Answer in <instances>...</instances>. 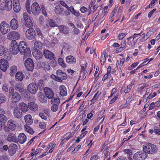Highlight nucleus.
Here are the masks:
<instances>
[{"instance_id": "5fc2aeb1", "label": "nucleus", "mask_w": 160, "mask_h": 160, "mask_svg": "<svg viewBox=\"0 0 160 160\" xmlns=\"http://www.w3.org/2000/svg\"><path fill=\"white\" fill-rule=\"evenodd\" d=\"M41 9L42 10V13L45 16H47V14L44 8V7L43 5H41Z\"/></svg>"}, {"instance_id": "de8ad7c7", "label": "nucleus", "mask_w": 160, "mask_h": 160, "mask_svg": "<svg viewBox=\"0 0 160 160\" xmlns=\"http://www.w3.org/2000/svg\"><path fill=\"white\" fill-rule=\"evenodd\" d=\"M106 60V56L104 54L102 53L101 58V63L102 65L104 64Z\"/></svg>"}, {"instance_id": "c03bdc74", "label": "nucleus", "mask_w": 160, "mask_h": 160, "mask_svg": "<svg viewBox=\"0 0 160 160\" xmlns=\"http://www.w3.org/2000/svg\"><path fill=\"white\" fill-rule=\"evenodd\" d=\"M126 41H124V42H122L121 43V47L118 48V50L119 52H120L123 50L125 48L126 46Z\"/></svg>"}, {"instance_id": "9b49d317", "label": "nucleus", "mask_w": 160, "mask_h": 160, "mask_svg": "<svg viewBox=\"0 0 160 160\" xmlns=\"http://www.w3.org/2000/svg\"><path fill=\"white\" fill-rule=\"evenodd\" d=\"M38 88L37 85L33 82L29 84L28 87V90L32 94H35L37 93Z\"/></svg>"}, {"instance_id": "f8f14e48", "label": "nucleus", "mask_w": 160, "mask_h": 160, "mask_svg": "<svg viewBox=\"0 0 160 160\" xmlns=\"http://www.w3.org/2000/svg\"><path fill=\"white\" fill-rule=\"evenodd\" d=\"M9 25L4 22H2L0 25V30L2 33L5 34L10 31Z\"/></svg>"}, {"instance_id": "cd10ccee", "label": "nucleus", "mask_w": 160, "mask_h": 160, "mask_svg": "<svg viewBox=\"0 0 160 160\" xmlns=\"http://www.w3.org/2000/svg\"><path fill=\"white\" fill-rule=\"evenodd\" d=\"M18 147L16 144L11 143L9 146L8 150L9 152H12L14 153L16 151Z\"/></svg>"}, {"instance_id": "a19ab883", "label": "nucleus", "mask_w": 160, "mask_h": 160, "mask_svg": "<svg viewBox=\"0 0 160 160\" xmlns=\"http://www.w3.org/2000/svg\"><path fill=\"white\" fill-rule=\"evenodd\" d=\"M37 33L38 38L44 41V38L43 36L42 33L39 29H38L37 31Z\"/></svg>"}, {"instance_id": "412c9836", "label": "nucleus", "mask_w": 160, "mask_h": 160, "mask_svg": "<svg viewBox=\"0 0 160 160\" xmlns=\"http://www.w3.org/2000/svg\"><path fill=\"white\" fill-rule=\"evenodd\" d=\"M27 137L23 133H20L18 138V141L21 144L23 143L26 140Z\"/></svg>"}, {"instance_id": "1a4fd4ad", "label": "nucleus", "mask_w": 160, "mask_h": 160, "mask_svg": "<svg viewBox=\"0 0 160 160\" xmlns=\"http://www.w3.org/2000/svg\"><path fill=\"white\" fill-rule=\"evenodd\" d=\"M25 36L28 40H32L35 38L36 36L35 32L33 28H29L26 31Z\"/></svg>"}, {"instance_id": "8fccbe9b", "label": "nucleus", "mask_w": 160, "mask_h": 160, "mask_svg": "<svg viewBox=\"0 0 160 160\" xmlns=\"http://www.w3.org/2000/svg\"><path fill=\"white\" fill-rule=\"evenodd\" d=\"M148 85L145 83L140 84L138 85V88H140V91H142L144 88L147 87Z\"/></svg>"}, {"instance_id": "4468645a", "label": "nucleus", "mask_w": 160, "mask_h": 160, "mask_svg": "<svg viewBox=\"0 0 160 160\" xmlns=\"http://www.w3.org/2000/svg\"><path fill=\"white\" fill-rule=\"evenodd\" d=\"M44 93L48 99H52L53 97L54 94L53 91L49 88L45 87L43 89Z\"/></svg>"}, {"instance_id": "6e6d98bb", "label": "nucleus", "mask_w": 160, "mask_h": 160, "mask_svg": "<svg viewBox=\"0 0 160 160\" xmlns=\"http://www.w3.org/2000/svg\"><path fill=\"white\" fill-rule=\"evenodd\" d=\"M57 39L56 38H54L53 40H52L51 45L52 47H53L55 46V44L57 43Z\"/></svg>"}, {"instance_id": "3c124183", "label": "nucleus", "mask_w": 160, "mask_h": 160, "mask_svg": "<svg viewBox=\"0 0 160 160\" xmlns=\"http://www.w3.org/2000/svg\"><path fill=\"white\" fill-rule=\"evenodd\" d=\"M26 131L31 134H32L34 133L33 129L31 128L29 126H27L26 127Z\"/></svg>"}, {"instance_id": "338daca9", "label": "nucleus", "mask_w": 160, "mask_h": 160, "mask_svg": "<svg viewBox=\"0 0 160 160\" xmlns=\"http://www.w3.org/2000/svg\"><path fill=\"white\" fill-rule=\"evenodd\" d=\"M2 89L3 91L6 92H8V88L7 87V86L4 85H3Z\"/></svg>"}, {"instance_id": "f3484780", "label": "nucleus", "mask_w": 160, "mask_h": 160, "mask_svg": "<svg viewBox=\"0 0 160 160\" xmlns=\"http://www.w3.org/2000/svg\"><path fill=\"white\" fill-rule=\"evenodd\" d=\"M10 28L13 30H15L19 27V24L17 20L15 18H13L10 22Z\"/></svg>"}, {"instance_id": "13d9d810", "label": "nucleus", "mask_w": 160, "mask_h": 160, "mask_svg": "<svg viewBox=\"0 0 160 160\" xmlns=\"http://www.w3.org/2000/svg\"><path fill=\"white\" fill-rule=\"evenodd\" d=\"M39 116L42 119L44 120H46L47 119V117L45 115V114L43 113H40L39 114Z\"/></svg>"}, {"instance_id": "20e7f679", "label": "nucleus", "mask_w": 160, "mask_h": 160, "mask_svg": "<svg viewBox=\"0 0 160 160\" xmlns=\"http://www.w3.org/2000/svg\"><path fill=\"white\" fill-rule=\"evenodd\" d=\"M10 51L11 53L14 55L18 54L19 51L18 45L17 44L15 40H12L10 45Z\"/></svg>"}, {"instance_id": "473e14b6", "label": "nucleus", "mask_w": 160, "mask_h": 160, "mask_svg": "<svg viewBox=\"0 0 160 160\" xmlns=\"http://www.w3.org/2000/svg\"><path fill=\"white\" fill-rule=\"evenodd\" d=\"M64 10L63 8L60 5L56 6L54 10L55 13L58 14H61Z\"/></svg>"}, {"instance_id": "e2e57ef3", "label": "nucleus", "mask_w": 160, "mask_h": 160, "mask_svg": "<svg viewBox=\"0 0 160 160\" xmlns=\"http://www.w3.org/2000/svg\"><path fill=\"white\" fill-rule=\"evenodd\" d=\"M55 59L56 58L55 57L53 59L51 60H52V62L51 63L53 67H55L57 64V62L55 60Z\"/></svg>"}, {"instance_id": "a211bd4d", "label": "nucleus", "mask_w": 160, "mask_h": 160, "mask_svg": "<svg viewBox=\"0 0 160 160\" xmlns=\"http://www.w3.org/2000/svg\"><path fill=\"white\" fill-rule=\"evenodd\" d=\"M13 113L14 116L18 118H21L22 116V113L21 110L18 107L14 109Z\"/></svg>"}, {"instance_id": "bf43d9fd", "label": "nucleus", "mask_w": 160, "mask_h": 160, "mask_svg": "<svg viewBox=\"0 0 160 160\" xmlns=\"http://www.w3.org/2000/svg\"><path fill=\"white\" fill-rule=\"evenodd\" d=\"M88 10V8L85 7L83 6L80 8V11L82 13H85L87 12Z\"/></svg>"}, {"instance_id": "49530a36", "label": "nucleus", "mask_w": 160, "mask_h": 160, "mask_svg": "<svg viewBox=\"0 0 160 160\" xmlns=\"http://www.w3.org/2000/svg\"><path fill=\"white\" fill-rule=\"evenodd\" d=\"M39 99L40 102L43 103H45L47 101L46 97L43 95H41L39 97Z\"/></svg>"}, {"instance_id": "b1692460", "label": "nucleus", "mask_w": 160, "mask_h": 160, "mask_svg": "<svg viewBox=\"0 0 160 160\" xmlns=\"http://www.w3.org/2000/svg\"><path fill=\"white\" fill-rule=\"evenodd\" d=\"M17 137L13 133H10L8 136L7 140L9 142H16Z\"/></svg>"}, {"instance_id": "f03ea898", "label": "nucleus", "mask_w": 160, "mask_h": 160, "mask_svg": "<svg viewBox=\"0 0 160 160\" xmlns=\"http://www.w3.org/2000/svg\"><path fill=\"white\" fill-rule=\"evenodd\" d=\"M19 51L21 54L24 55V57L29 56L31 55V51L27 47L24 41L21 42L18 45Z\"/></svg>"}, {"instance_id": "09e8293b", "label": "nucleus", "mask_w": 160, "mask_h": 160, "mask_svg": "<svg viewBox=\"0 0 160 160\" xmlns=\"http://www.w3.org/2000/svg\"><path fill=\"white\" fill-rule=\"evenodd\" d=\"M100 93H99L98 92H97L94 95L92 99L91 100V101L95 102L97 100V98L98 97Z\"/></svg>"}, {"instance_id": "7c9ffc66", "label": "nucleus", "mask_w": 160, "mask_h": 160, "mask_svg": "<svg viewBox=\"0 0 160 160\" xmlns=\"http://www.w3.org/2000/svg\"><path fill=\"white\" fill-rule=\"evenodd\" d=\"M42 43L39 41H36L34 43V47L37 50H39L42 48Z\"/></svg>"}, {"instance_id": "f704fd0d", "label": "nucleus", "mask_w": 160, "mask_h": 160, "mask_svg": "<svg viewBox=\"0 0 160 160\" xmlns=\"http://www.w3.org/2000/svg\"><path fill=\"white\" fill-rule=\"evenodd\" d=\"M56 25V23L54 20L52 19H51L49 22L46 23V26L47 28L50 27H53Z\"/></svg>"}, {"instance_id": "9d476101", "label": "nucleus", "mask_w": 160, "mask_h": 160, "mask_svg": "<svg viewBox=\"0 0 160 160\" xmlns=\"http://www.w3.org/2000/svg\"><path fill=\"white\" fill-rule=\"evenodd\" d=\"M23 18L25 21V24L26 26L31 28L33 26V22L27 13H24L23 16Z\"/></svg>"}, {"instance_id": "a878e982", "label": "nucleus", "mask_w": 160, "mask_h": 160, "mask_svg": "<svg viewBox=\"0 0 160 160\" xmlns=\"http://www.w3.org/2000/svg\"><path fill=\"white\" fill-rule=\"evenodd\" d=\"M24 119L26 123L28 125H31L33 123L32 119L30 114L26 115L24 117Z\"/></svg>"}, {"instance_id": "58836bf2", "label": "nucleus", "mask_w": 160, "mask_h": 160, "mask_svg": "<svg viewBox=\"0 0 160 160\" xmlns=\"http://www.w3.org/2000/svg\"><path fill=\"white\" fill-rule=\"evenodd\" d=\"M6 100V96L3 94L0 93V104L5 102Z\"/></svg>"}, {"instance_id": "6ab92c4d", "label": "nucleus", "mask_w": 160, "mask_h": 160, "mask_svg": "<svg viewBox=\"0 0 160 160\" xmlns=\"http://www.w3.org/2000/svg\"><path fill=\"white\" fill-rule=\"evenodd\" d=\"M28 106L29 109L33 111L36 112L38 110V106L35 102H30L28 103Z\"/></svg>"}, {"instance_id": "2eb2a0df", "label": "nucleus", "mask_w": 160, "mask_h": 160, "mask_svg": "<svg viewBox=\"0 0 160 160\" xmlns=\"http://www.w3.org/2000/svg\"><path fill=\"white\" fill-rule=\"evenodd\" d=\"M43 55L46 58L50 60L53 59L55 57L54 54L52 52L47 49L44 50Z\"/></svg>"}, {"instance_id": "0eeeda50", "label": "nucleus", "mask_w": 160, "mask_h": 160, "mask_svg": "<svg viewBox=\"0 0 160 160\" xmlns=\"http://www.w3.org/2000/svg\"><path fill=\"white\" fill-rule=\"evenodd\" d=\"M25 66L26 69L30 71H32L34 68V64L32 60L30 58H28L25 61Z\"/></svg>"}, {"instance_id": "0e129e2a", "label": "nucleus", "mask_w": 160, "mask_h": 160, "mask_svg": "<svg viewBox=\"0 0 160 160\" xmlns=\"http://www.w3.org/2000/svg\"><path fill=\"white\" fill-rule=\"evenodd\" d=\"M62 73V70H58L57 71V76H56V78H58V77L60 76V75Z\"/></svg>"}, {"instance_id": "f257e3e1", "label": "nucleus", "mask_w": 160, "mask_h": 160, "mask_svg": "<svg viewBox=\"0 0 160 160\" xmlns=\"http://www.w3.org/2000/svg\"><path fill=\"white\" fill-rule=\"evenodd\" d=\"M41 8L37 2L33 3L30 6L29 1H27L26 2V8L29 14H31L32 12L35 16L38 15L41 12Z\"/></svg>"}, {"instance_id": "864d4df0", "label": "nucleus", "mask_w": 160, "mask_h": 160, "mask_svg": "<svg viewBox=\"0 0 160 160\" xmlns=\"http://www.w3.org/2000/svg\"><path fill=\"white\" fill-rule=\"evenodd\" d=\"M123 151L125 153L129 155V156L132 155V151L131 150L129 149H124L123 150Z\"/></svg>"}, {"instance_id": "a18cd8bd", "label": "nucleus", "mask_w": 160, "mask_h": 160, "mask_svg": "<svg viewBox=\"0 0 160 160\" xmlns=\"http://www.w3.org/2000/svg\"><path fill=\"white\" fill-rule=\"evenodd\" d=\"M37 85L40 89H42V88H44V84L43 83V81L41 79L39 80L38 82Z\"/></svg>"}, {"instance_id": "774afa93", "label": "nucleus", "mask_w": 160, "mask_h": 160, "mask_svg": "<svg viewBox=\"0 0 160 160\" xmlns=\"http://www.w3.org/2000/svg\"><path fill=\"white\" fill-rule=\"evenodd\" d=\"M99 156L98 155H94L91 158L90 160H96L98 158Z\"/></svg>"}, {"instance_id": "c756f323", "label": "nucleus", "mask_w": 160, "mask_h": 160, "mask_svg": "<svg viewBox=\"0 0 160 160\" xmlns=\"http://www.w3.org/2000/svg\"><path fill=\"white\" fill-rule=\"evenodd\" d=\"M60 90V93L62 96H64L67 95V92L66 87L63 85H61L59 87Z\"/></svg>"}, {"instance_id": "680f3d73", "label": "nucleus", "mask_w": 160, "mask_h": 160, "mask_svg": "<svg viewBox=\"0 0 160 160\" xmlns=\"http://www.w3.org/2000/svg\"><path fill=\"white\" fill-rule=\"evenodd\" d=\"M73 31L74 34L78 35L79 33V30L78 29L75 27Z\"/></svg>"}, {"instance_id": "ddd939ff", "label": "nucleus", "mask_w": 160, "mask_h": 160, "mask_svg": "<svg viewBox=\"0 0 160 160\" xmlns=\"http://www.w3.org/2000/svg\"><path fill=\"white\" fill-rule=\"evenodd\" d=\"M8 67V61L4 59H2L0 61V69L2 71L5 72Z\"/></svg>"}, {"instance_id": "7ed1b4c3", "label": "nucleus", "mask_w": 160, "mask_h": 160, "mask_svg": "<svg viewBox=\"0 0 160 160\" xmlns=\"http://www.w3.org/2000/svg\"><path fill=\"white\" fill-rule=\"evenodd\" d=\"M143 151L146 153L152 154L157 151V149L155 145L151 143H149L147 146L143 147Z\"/></svg>"}, {"instance_id": "c85d7f7f", "label": "nucleus", "mask_w": 160, "mask_h": 160, "mask_svg": "<svg viewBox=\"0 0 160 160\" xmlns=\"http://www.w3.org/2000/svg\"><path fill=\"white\" fill-rule=\"evenodd\" d=\"M8 126L9 128L12 131L14 130L16 127L15 122L12 120H10L8 121Z\"/></svg>"}, {"instance_id": "4c0bfd02", "label": "nucleus", "mask_w": 160, "mask_h": 160, "mask_svg": "<svg viewBox=\"0 0 160 160\" xmlns=\"http://www.w3.org/2000/svg\"><path fill=\"white\" fill-rule=\"evenodd\" d=\"M7 120V117L3 114H0V122L3 123H5Z\"/></svg>"}, {"instance_id": "393cba45", "label": "nucleus", "mask_w": 160, "mask_h": 160, "mask_svg": "<svg viewBox=\"0 0 160 160\" xmlns=\"http://www.w3.org/2000/svg\"><path fill=\"white\" fill-rule=\"evenodd\" d=\"M66 60L67 62L69 64L75 63L76 62V58L71 55L67 56L66 58Z\"/></svg>"}, {"instance_id": "dca6fc26", "label": "nucleus", "mask_w": 160, "mask_h": 160, "mask_svg": "<svg viewBox=\"0 0 160 160\" xmlns=\"http://www.w3.org/2000/svg\"><path fill=\"white\" fill-rule=\"evenodd\" d=\"M13 9L17 13L19 12L21 9L18 0H13Z\"/></svg>"}, {"instance_id": "e433bc0d", "label": "nucleus", "mask_w": 160, "mask_h": 160, "mask_svg": "<svg viewBox=\"0 0 160 160\" xmlns=\"http://www.w3.org/2000/svg\"><path fill=\"white\" fill-rule=\"evenodd\" d=\"M15 77L19 80L21 81L23 78V74L21 72H17L16 74Z\"/></svg>"}, {"instance_id": "aec40b11", "label": "nucleus", "mask_w": 160, "mask_h": 160, "mask_svg": "<svg viewBox=\"0 0 160 160\" xmlns=\"http://www.w3.org/2000/svg\"><path fill=\"white\" fill-rule=\"evenodd\" d=\"M20 98V95L18 92H15L12 94L11 100L13 102L15 103L18 102Z\"/></svg>"}, {"instance_id": "c9c22d12", "label": "nucleus", "mask_w": 160, "mask_h": 160, "mask_svg": "<svg viewBox=\"0 0 160 160\" xmlns=\"http://www.w3.org/2000/svg\"><path fill=\"white\" fill-rule=\"evenodd\" d=\"M60 32L65 34L68 33L69 32L66 26H61L59 27Z\"/></svg>"}, {"instance_id": "603ef678", "label": "nucleus", "mask_w": 160, "mask_h": 160, "mask_svg": "<svg viewBox=\"0 0 160 160\" xmlns=\"http://www.w3.org/2000/svg\"><path fill=\"white\" fill-rule=\"evenodd\" d=\"M5 49L3 46L0 45V56L3 55L5 52Z\"/></svg>"}, {"instance_id": "2f4dec72", "label": "nucleus", "mask_w": 160, "mask_h": 160, "mask_svg": "<svg viewBox=\"0 0 160 160\" xmlns=\"http://www.w3.org/2000/svg\"><path fill=\"white\" fill-rule=\"evenodd\" d=\"M14 88L16 91L19 92H23V87L20 83H16L14 86Z\"/></svg>"}, {"instance_id": "6e6552de", "label": "nucleus", "mask_w": 160, "mask_h": 160, "mask_svg": "<svg viewBox=\"0 0 160 160\" xmlns=\"http://www.w3.org/2000/svg\"><path fill=\"white\" fill-rule=\"evenodd\" d=\"M147 156V154L145 152H138L134 154L133 158L135 160H143Z\"/></svg>"}, {"instance_id": "39448f33", "label": "nucleus", "mask_w": 160, "mask_h": 160, "mask_svg": "<svg viewBox=\"0 0 160 160\" xmlns=\"http://www.w3.org/2000/svg\"><path fill=\"white\" fill-rule=\"evenodd\" d=\"M21 35L18 32L16 31H12L9 32L7 35V38L9 40H18L20 39Z\"/></svg>"}, {"instance_id": "37998d69", "label": "nucleus", "mask_w": 160, "mask_h": 160, "mask_svg": "<svg viewBox=\"0 0 160 160\" xmlns=\"http://www.w3.org/2000/svg\"><path fill=\"white\" fill-rule=\"evenodd\" d=\"M67 78V76L66 73L64 72H63L61 73L60 75V76L58 77V78H56L57 79L59 80H61L62 79L65 80Z\"/></svg>"}, {"instance_id": "69168bd1", "label": "nucleus", "mask_w": 160, "mask_h": 160, "mask_svg": "<svg viewBox=\"0 0 160 160\" xmlns=\"http://www.w3.org/2000/svg\"><path fill=\"white\" fill-rule=\"evenodd\" d=\"M72 13L77 17H79L80 15L79 12L75 11V10L73 11H72Z\"/></svg>"}, {"instance_id": "5701e85b", "label": "nucleus", "mask_w": 160, "mask_h": 160, "mask_svg": "<svg viewBox=\"0 0 160 160\" xmlns=\"http://www.w3.org/2000/svg\"><path fill=\"white\" fill-rule=\"evenodd\" d=\"M4 6L7 11H10L12 8V0H6Z\"/></svg>"}, {"instance_id": "bb28decb", "label": "nucleus", "mask_w": 160, "mask_h": 160, "mask_svg": "<svg viewBox=\"0 0 160 160\" xmlns=\"http://www.w3.org/2000/svg\"><path fill=\"white\" fill-rule=\"evenodd\" d=\"M19 106L21 108V111L23 112H25L28 111V106L23 102H20L19 104Z\"/></svg>"}, {"instance_id": "ea45409f", "label": "nucleus", "mask_w": 160, "mask_h": 160, "mask_svg": "<svg viewBox=\"0 0 160 160\" xmlns=\"http://www.w3.org/2000/svg\"><path fill=\"white\" fill-rule=\"evenodd\" d=\"M63 60L61 58H59L58 60V63L60 65L64 68L66 67V65L64 62Z\"/></svg>"}, {"instance_id": "4d7b16f0", "label": "nucleus", "mask_w": 160, "mask_h": 160, "mask_svg": "<svg viewBox=\"0 0 160 160\" xmlns=\"http://www.w3.org/2000/svg\"><path fill=\"white\" fill-rule=\"evenodd\" d=\"M125 33H121L118 35V38L119 40H122L123 38L126 36Z\"/></svg>"}, {"instance_id": "4be33fe9", "label": "nucleus", "mask_w": 160, "mask_h": 160, "mask_svg": "<svg viewBox=\"0 0 160 160\" xmlns=\"http://www.w3.org/2000/svg\"><path fill=\"white\" fill-rule=\"evenodd\" d=\"M32 54L33 57L36 59H40L42 58L43 55L42 53L39 50H37L34 51L32 53Z\"/></svg>"}, {"instance_id": "79ce46f5", "label": "nucleus", "mask_w": 160, "mask_h": 160, "mask_svg": "<svg viewBox=\"0 0 160 160\" xmlns=\"http://www.w3.org/2000/svg\"><path fill=\"white\" fill-rule=\"evenodd\" d=\"M44 68L45 70L48 71L50 70V67L49 64V63L47 62H45L42 63Z\"/></svg>"}, {"instance_id": "72a5a7b5", "label": "nucleus", "mask_w": 160, "mask_h": 160, "mask_svg": "<svg viewBox=\"0 0 160 160\" xmlns=\"http://www.w3.org/2000/svg\"><path fill=\"white\" fill-rule=\"evenodd\" d=\"M17 68L16 66H13L10 67V75L13 76L17 71Z\"/></svg>"}, {"instance_id": "423d86ee", "label": "nucleus", "mask_w": 160, "mask_h": 160, "mask_svg": "<svg viewBox=\"0 0 160 160\" xmlns=\"http://www.w3.org/2000/svg\"><path fill=\"white\" fill-rule=\"evenodd\" d=\"M51 102L52 104L51 110L53 112H56L58 109L59 105L60 103V100L58 98H53L51 100Z\"/></svg>"}, {"instance_id": "052dcab7", "label": "nucleus", "mask_w": 160, "mask_h": 160, "mask_svg": "<svg viewBox=\"0 0 160 160\" xmlns=\"http://www.w3.org/2000/svg\"><path fill=\"white\" fill-rule=\"evenodd\" d=\"M40 128L42 129H44L46 127V124L43 122H40L39 124Z\"/></svg>"}]
</instances>
